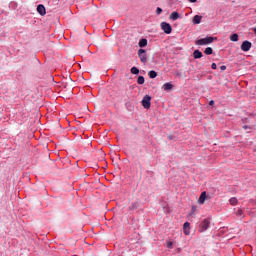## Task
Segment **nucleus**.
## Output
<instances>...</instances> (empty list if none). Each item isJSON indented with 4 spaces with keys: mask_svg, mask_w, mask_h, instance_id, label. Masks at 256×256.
I'll return each instance as SVG.
<instances>
[{
    "mask_svg": "<svg viewBox=\"0 0 256 256\" xmlns=\"http://www.w3.org/2000/svg\"><path fill=\"white\" fill-rule=\"evenodd\" d=\"M229 203H230V205L235 206V205H237L238 200H237L236 197H232V198L229 199Z\"/></svg>",
    "mask_w": 256,
    "mask_h": 256,
    "instance_id": "nucleus-17",
    "label": "nucleus"
},
{
    "mask_svg": "<svg viewBox=\"0 0 256 256\" xmlns=\"http://www.w3.org/2000/svg\"><path fill=\"white\" fill-rule=\"evenodd\" d=\"M211 225V220L209 218L204 219L198 227V231L199 233H205V231H207V229H209Z\"/></svg>",
    "mask_w": 256,
    "mask_h": 256,
    "instance_id": "nucleus-2",
    "label": "nucleus"
},
{
    "mask_svg": "<svg viewBox=\"0 0 256 256\" xmlns=\"http://www.w3.org/2000/svg\"><path fill=\"white\" fill-rule=\"evenodd\" d=\"M254 35H256V27L253 28Z\"/></svg>",
    "mask_w": 256,
    "mask_h": 256,
    "instance_id": "nucleus-30",
    "label": "nucleus"
},
{
    "mask_svg": "<svg viewBox=\"0 0 256 256\" xmlns=\"http://www.w3.org/2000/svg\"><path fill=\"white\" fill-rule=\"evenodd\" d=\"M230 41H233V42L239 41V35H238L237 33L232 34V35L230 36Z\"/></svg>",
    "mask_w": 256,
    "mask_h": 256,
    "instance_id": "nucleus-15",
    "label": "nucleus"
},
{
    "mask_svg": "<svg viewBox=\"0 0 256 256\" xmlns=\"http://www.w3.org/2000/svg\"><path fill=\"white\" fill-rule=\"evenodd\" d=\"M236 215H238V217H243V210L242 209H238L236 211Z\"/></svg>",
    "mask_w": 256,
    "mask_h": 256,
    "instance_id": "nucleus-22",
    "label": "nucleus"
},
{
    "mask_svg": "<svg viewBox=\"0 0 256 256\" xmlns=\"http://www.w3.org/2000/svg\"><path fill=\"white\" fill-rule=\"evenodd\" d=\"M183 231L185 235H191V223L185 222L183 225Z\"/></svg>",
    "mask_w": 256,
    "mask_h": 256,
    "instance_id": "nucleus-7",
    "label": "nucleus"
},
{
    "mask_svg": "<svg viewBox=\"0 0 256 256\" xmlns=\"http://www.w3.org/2000/svg\"><path fill=\"white\" fill-rule=\"evenodd\" d=\"M220 69H221V71H225V69H227V66L222 65V66L220 67Z\"/></svg>",
    "mask_w": 256,
    "mask_h": 256,
    "instance_id": "nucleus-26",
    "label": "nucleus"
},
{
    "mask_svg": "<svg viewBox=\"0 0 256 256\" xmlns=\"http://www.w3.org/2000/svg\"><path fill=\"white\" fill-rule=\"evenodd\" d=\"M196 209H197V207L192 206V208H191L192 213H195Z\"/></svg>",
    "mask_w": 256,
    "mask_h": 256,
    "instance_id": "nucleus-27",
    "label": "nucleus"
},
{
    "mask_svg": "<svg viewBox=\"0 0 256 256\" xmlns=\"http://www.w3.org/2000/svg\"><path fill=\"white\" fill-rule=\"evenodd\" d=\"M142 107L144 109H151V96L145 95L142 99Z\"/></svg>",
    "mask_w": 256,
    "mask_h": 256,
    "instance_id": "nucleus-4",
    "label": "nucleus"
},
{
    "mask_svg": "<svg viewBox=\"0 0 256 256\" xmlns=\"http://www.w3.org/2000/svg\"><path fill=\"white\" fill-rule=\"evenodd\" d=\"M211 67H212V69H217V64L216 63H212Z\"/></svg>",
    "mask_w": 256,
    "mask_h": 256,
    "instance_id": "nucleus-25",
    "label": "nucleus"
},
{
    "mask_svg": "<svg viewBox=\"0 0 256 256\" xmlns=\"http://www.w3.org/2000/svg\"><path fill=\"white\" fill-rule=\"evenodd\" d=\"M131 73L133 74V75H139V68H137V67H132L131 68Z\"/></svg>",
    "mask_w": 256,
    "mask_h": 256,
    "instance_id": "nucleus-20",
    "label": "nucleus"
},
{
    "mask_svg": "<svg viewBox=\"0 0 256 256\" xmlns=\"http://www.w3.org/2000/svg\"><path fill=\"white\" fill-rule=\"evenodd\" d=\"M137 83L138 85H143V83H145V77L139 76L137 79Z\"/></svg>",
    "mask_w": 256,
    "mask_h": 256,
    "instance_id": "nucleus-19",
    "label": "nucleus"
},
{
    "mask_svg": "<svg viewBox=\"0 0 256 256\" xmlns=\"http://www.w3.org/2000/svg\"><path fill=\"white\" fill-rule=\"evenodd\" d=\"M190 3H197V0H189Z\"/></svg>",
    "mask_w": 256,
    "mask_h": 256,
    "instance_id": "nucleus-29",
    "label": "nucleus"
},
{
    "mask_svg": "<svg viewBox=\"0 0 256 256\" xmlns=\"http://www.w3.org/2000/svg\"><path fill=\"white\" fill-rule=\"evenodd\" d=\"M148 76L150 77V79H155V77H157V72L155 70H152L148 73Z\"/></svg>",
    "mask_w": 256,
    "mask_h": 256,
    "instance_id": "nucleus-16",
    "label": "nucleus"
},
{
    "mask_svg": "<svg viewBox=\"0 0 256 256\" xmlns=\"http://www.w3.org/2000/svg\"><path fill=\"white\" fill-rule=\"evenodd\" d=\"M205 55H213V48L207 47L204 51Z\"/></svg>",
    "mask_w": 256,
    "mask_h": 256,
    "instance_id": "nucleus-18",
    "label": "nucleus"
},
{
    "mask_svg": "<svg viewBox=\"0 0 256 256\" xmlns=\"http://www.w3.org/2000/svg\"><path fill=\"white\" fill-rule=\"evenodd\" d=\"M156 13L157 15H161V13H163V9H161L160 7H157Z\"/></svg>",
    "mask_w": 256,
    "mask_h": 256,
    "instance_id": "nucleus-24",
    "label": "nucleus"
},
{
    "mask_svg": "<svg viewBox=\"0 0 256 256\" xmlns=\"http://www.w3.org/2000/svg\"><path fill=\"white\" fill-rule=\"evenodd\" d=\"M243 129H245V131H247V133H250V131L253 130V128H251V127H249V126H247V125H244V126H243Z\"/></svg>",
    "mask_w": 256,
    "mask_h": 256,
    "instance_id": "nucleus-21",
    "label": "nucleus"
},
{
    "mask_svg": "<svg viewBox=\"0 0 256 256\" xmlns=\"http://www.w3.org/2000/svg\"><path fill=\"white\" fill-rule=\"evenodd\" d=\"M251 42H249V41H244L243 43H242V45H241V50L242 51H244V52H247V51H250V49H251Z\"/></svg>",
    "mask_w": 256,
    "mask_h": 256,
    "instance_id": "nucleus-6",
    "label": "nucleus"
},
{
    "mask_svg": "<svg viewBox=\"0 0 256 256\" xmlns=\"http://www.w3.org/2000/svg\"><path fill=\"white\" fill-rule=\"evenodd\" d=\"M193 57H194V59H201V57H203V53L200 52L199 50H195L193 52Z\"/></svg>",
    "mask_w": 256,
    "mask_h": 256,
    "instance_id": "nucleus-12",
    "label": "nucleus"
},
{
    "mask_svg": "<svg viewBox=\"0 0 256 256\" xmlns=\"http://www.w3.org/2000/svg\"><path fill=\"white\" fill-rule=\"evenodd\" d=\"M179 13L178 12H172L171 14H170V19H172V21H177V19H179Z\"/></svg>",
    "mask_w": 256,
    "mask_h": 256,
    "instance_id": "nucleus-13",
    "label": "nucleus"
},
{
    "mask_svg": "<svg viewBox=\"0 0 256 256\" xmlns=\"http://www.w3.org/2000/svg\"><path fill=\"white\" fill-rule=\"evenodd\" d=\"M162 89H164V91H171V89H173V84L166 82L163 86Z\"/></svg>",
    "mask_w": 256,
    "mask_h": 256,
    "instance_id": "nucleus-11",
    "label": "nucleus"
},
{
    "mask_svg": "<svg viewBox=\"0 0 256 256\" xmlns=\"http://www.w3.org/2000/svg\"><path fill=\"white\" fill-rule=\"evenodd\" d=\"M205 201H207V192L206 191L201 193V195L198 199V203H199V205H204Z\"/></svg>",
    "mask_w": 256,
    "mask_h": 256,
    "instance_id": "nucleus-8",
    "label": "nucleus"
},
{
    "mask_svg": "<svg viewBox=\"0 0 256 256\" xmlns=\"http://www.w3.org/2000/svg\"><path fill=\"white\" fill-rule=\"evenodd\" d=\"M213 41H215V38H213V36H208L206 38L196 40L195 45H199V46L211 45Z\"/></svg>",
    "mask_w": 256,
    "mask_h": 256,
    "instance_id": "nucleus-1",
    "label": "nucleus"
},
{
    "mask_svg": "<svg viewBox=\"0 0 256 256\" xmlns=\"http://www.w3.org/2000/svg\"><path fill=\"white\" fill-rule=\"evenodd\" d=\"M201 19H203L202 16L195 15V16L193 17L192 23H193L194 25H199V23H201Z\"/></svg>",
    "mask_w": 256,
    "mask_h": 256,
    "instance_id": "nucleus-10",
    "label": "nucleus"
},
{
    "mask_svg": "<svg viewBox=\"0 0 256 256\" xmlns=\"http://www.w3.org/2000/svg\"><path fill=\"white\" fill-rule=\"evenodd\" d=\"M37 12L39 13V15H46L47 11L45 10V6L43 4H39L37 6Z\"/></svg>",
    "mask_w": 256,
    "mask_h": 256,
    "instance_id": "nucleus-9",
    "label": "nucleus"
},
{
    "mask_svg": "<svg viewBox=\"0 0 256 256\" xmlns=\"http://www.w3.org/2000/svg\"><path fill=\"white\" fill-rule=\"evenodd\" d=\"M138 56L142 63H147V51L145 49H139Z\"/></svg>",
    "mask_w": 256,
    "mask_h": 256,
    "instance_id": "nucleus-5",
    "label": "nucleus"
},
{
    "mask_svg": "<svg viewBox=\"0 0 256 256\" xmlns=\"http://www.w3.org/2000/svg\"><path fill=\"white\" fill-rule=\"evenodd\" d=\"M209 105H215V101L211 100V101L209 102Z\"/></svg>",
    "mask_w": 256,
    "mask_h": 256,
    "instance_id": "nucleus-28",
    "label": "nucleus"
},
{
    "mask_svg": "<svg viewBox=\"0 0 256 256\" xmlns=\"http://www.w3.org/2000/svg\"><path fill=\"white\" fill-rule=\"evenodd\" d=\"M166 245H167V248H168V249H173V242L167 241V242H166Z\"/></svg>",
    "mask_w": 256,
    "mask_h": 256,
    "instance_id": "nucleus-23",
    "label": "nucleus"
},
{
    "mask_svg": "<svg viewBox=\"0 0 256 256\" xmlns=\"http://www.w3.org/2000/svg\"><path fill=\"white\" fill-rule=\"evenodd\" d=\"M161 29L166 33V35H171V31H173V28L171 27V24L167 22H162L161 24Z\"/></svg>",
    "mask_w": 256,
    "mask_h": 256,
    "instance_id": "nucleus-3",
    "label": "nucleus"
},
{
    "mask_svg": "<svg viewBox=\"0 0 256 256\" xmlns=\"http://www.w3.org/2000/svg\"><path fill=\"white\" fill-rule=\"evenodd\" d=\"M138 45H139V47H141V48L147 47V39H145V38L140 39Z\"/></svg>",
    "mask_w": 256,
    "mask_h": 256,
    "instance_id": "nucleus-14",
    "label": "nucleus"
}]
</instances>
